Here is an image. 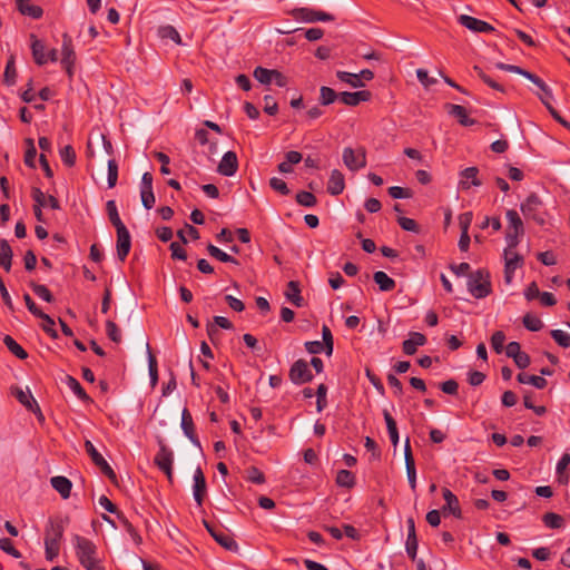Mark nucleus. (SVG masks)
Instances as JSON below:
<instances>
[{"label": "nucleus", "mask_w": 570, "mask_h": 570, "mask_svg": "<svg viewBox=\"0 0 570 570\" xmlns=\"http://www.w3.org/2000/svg\"><path fill=\"white\" fill-rule=\"evenodd\" d=\"M71 542L79 563L86 570H106L99 557L98 548L91 540L79 534H73Z\"/></svg>", "instance_id": "nucleus-1"}, {"label": "nucleus", "mask_w": 570, "mask_h": 570, "mask_svg": "<svg viewBox=\"0 0 570 570\" xmlns=\"http://www.w3.org/2000/svg\"><path fill=\"white\" fill-rule=\"evenodd\" d=\"M65 532L61 519H50L45 530V553L48 561H53L60 552V542Z\"/></svg>", "instance_id": "nucleus-2"}, {"label": "nucleus", "mask_w": 570, "mask_h": 570, "mask_svg": "<svg viewBox=\"0 0 570 570\" xmlns=\"http://www.w3.org/2000/svg\"><path fill=\"white\" fill-rule=\"evenodd\" d=\"M466 285L468 291L475 298H484L491 293L490 275L484 269L471 273Z\"/></svg>", "instance_id": "nucleus-3"}, {"label": "nucleus", "mask_w": 570, "mask_h": 570, "mask_svg": "<svg viewBox=\"0 0 570 570\" xmlns=\"http://www.w3.org/2000/svg\"><path fill=\"white\" fill-rule=\"evenodd\" d=\"M508 220L505 239L510 248L519 244V237L524 234L523 223L514 209H509L505 214Z\"/></svg>", "instance_id": "nucleus-4"}, {"label": "nucleus", "mask_w": 570, "mask_h": 570, "mask_svg": "<svg viewBox=\"0 0 570 570\" xmlns=\"http://www.w3.org/2000/svg\"><path fill=\"white\" fill-rule=\"evenodd\" d=\"M158 445L159 450L154 459V462L157 465V468L166 474L168 481L173 482L174 452L170 448L166 445L164 440H158Z\"/></svg>", "instance_id": "nucleus-5"}, {"label": "nucleus", "mask_w": 570, "mask_h": 570, "mask_svg": "<svg viewBox=\"0 0 570 570\" xmlns=\"http://www.w3.org/2000/svg\"><path fill=\"white\" fill-rule=\"evenodd\" d=\"M525 218L533 219L539 225L546 223L542 202L535 194H530L520 206Z\"/></svg>", "instance_id": "nucleus-6"}, {"label": "nucleus", "mask_w": 570, "mask_h": 570, "mask_svg": "<svg viewBox=\"0 0 570 570\" xmlns=\"http://www.w3.org/2000/svg\"><path fill=\"white\" fill-rule=\"evenodd\" d=\"M343 163L352 171H356L366 166V154L364 148L353 149L346 147L343 150Z\"/></svg>", "instance_id": "nucleus-7"}, {"label": "nucleus", "mask_w": 570, "mask_h": 570, "mask_svg": "<svg viewBox=\"0 0 570 570\" xmlns=\"http://www.w3.org/2000/svg\"><path fill=\"white\" fill-rule=\"evenodd\" d=\"M76 62V52L72 43V39L68 33L62 35L61 45V65L68 73L69 78L73 76V66Z\"/></svg>", "instance_id": "nucleus-8"}, {"label": "nucleus", "mask_w": 570, "mask_h": 570, "mask_svg": "<svg viewBox=\"0 0 570 570\" xmlns=\"http://www.w3.org/2000/svg\"><path fill=\"white\" fill-rule=\"evenodd\" d=\"M204 525L214 540L225 548L228 551H236L238 546L237 542L233 539V537L227 533L225 530L217 528L216 525L204 520Z\"/></svg>", "instance_id": "nucleus-9"}, {"label": "nucleus", "mask_w": 570, "mask_h": 570, "mask_svg": "<svg viewBox=\"0 0 570 570\" xmlns=\"http://www.w3.org/2000/svg\"><path fill=\"white\" fill-rule=\"evenodd\" d=\"M288 375L291 381L296 385H301L313 380V374L307 362L304 360L295 361L289 368Z\"/></svg>", "instance_id": "nucleus-10"}, {"label": "nucleus", "mask_w": 570, "mask_h": 570, "mask_svg": "<svg viewBox=\"0 0 570 570\" xmlns=\"http://www.w3.org/2000/svg\"><path fill=\"white\" fill-rule=\"evenodd\" d=\"M294 17L296 20L303 22H317V21H332L334 17L322 10H315L311 8H298L294 10Z\"/></svg>", "instance_id": "nucleus-11"}, {"label": "nucleus", "mask_w": 570, "mask_h": 570, "mask_svg": "<svg viewBox=\"0 0 570 570\" xmlns=\"http://www.w3.org/2000/svg\"><path fill=\"white\" fill-rule=\"evenodd\" d=\"M117 243L116 250L117 257L120 262H125L131 248V237L126 226L116 228Z\"/></svg>", "instance_id": "nucleus-12"}, {"label": "nucleus", "mask_w": 570, "mask_h": 570, "mask_svg": "<svg viewBox=\"0 0 570 570\" xmlns=\"http://www.w3.org/2000/svg\"><path fill=\"white\" fill-rule=\"evenodd\" d=\"M458 21L460 24L473 32L489 33L494 31V28L490 23L468 14H461Z\"/></svg>", "instance_id": "nucleus-13"}, {"label": "nucleus", "mask_w": 570, "mask_h": 570, "mask_svg": "<svg viewBox=\"0 0 570 570\" xmlns=\"http://www.w3.org/2000/svg\"><path fill=\"white\" fill-rule=\"evenodd\" d=\"M504 278L507 283H510L515 269L523 263V258L519 254L512 252V248L510 247L504 250Z\"/></svg>", "instance_id": "nucleus-14"}, {"label": "nucleus", "mask_w": 570, "mask_h": 570, "mask_svg": "<svg viewBox=\"0 0 570 570\" xmlns=\"http://www.w3.org/2000/svg\"><path fill=\"white\" fill-rule=\"evenodd\" d=\"M238 169L237 156L234 151H227L223 155L218 164L217 171L226 177L234 176Z\"/></svg>", "instance_id": "nucleus-15"}, {"label": "nucleus", "mask_w": 570, "mask_h": 570, "mask_svg": "<svg viewBox=\"0 0 570 570\" xmlns=\"http://www.w3.org/2000/svg\"><path fill=\"white\" fill-rule=\"evenodd\" d=\"M479 169L476 167H468L460 173L459 188L468 190L472 186L479 187L482 181L478 177Z\"/></svg>", "instance_id": "nucleus-16"}, {"label": "nucleus", "mask_w": 570, "mask_h": 570, "mask_svg": "<svg viewBox=\"0 0 570 570\" xmlns=\"http://www.w3.org/2000/svg\"><path fill=\"white\" fill-rule=\"evenodd\" d=\"M442 495L445 501V505L443 507L442 511L449 512L452 515H454L458 519L462 518V511L460 508L459 499L458 497L448 488H444L442 490Z\"/></svg>", "instance_id": "nucleus-17"}, {"label": "nucleus", "mask_w": 570, "mask_h": 570, "mask_svg": "<svg viewBox=\"0 0 570 570\" xmlns=\"http://www.w3.org/2000/svg\"><path fill=\"white\" fill-rule=\"evenodd\" d=\"M404 459L409 484L411 489L414 491L416 489V469L409 439H406L405 442Z\"/></svg>", "instance_id": "nucleus-18"}, {"label": "nucleus", "mask_w": 570, "mask_h": 570, "mask_svg": "<svg viewBox=\"0 0 570 570\" xmlns=\"http://www.w3.org/2000/svg\"><path fill=\"white\" fill-rule=\"evenodd\" d=\"M193 495L197 504L200 507L206 493V480L203 470L198 466L194 472Z\"/></svg>", "instance_id": "nucleus-19"}, {"label": "nucleus", "mask_w": 570, "mask_h": 570, "mask_svg": "<svg viewBox=\"0 0 570 570\" xmlns=\"http://www.w3.org/2000/svg\"><path fill=\"white\" fill-rule=\"evenodd\" d=\"M426 343V337L419 332H410L409 338L402 344V350L406 355H413L416 353L419 346H423Z\"/></svg>", "instance_id": "nucleus-20"}, {"label": "nucleus", "mask_w": 570, "mask_h": 570, "mask_svg": "<svg viewBox=\"0 0 570 570\" xmlns=\"http://www.w3.org/2000/svg\"><path fill=\"white\" fill-rule=\"evenodd\" d=\"M407 524V538L405 543L406 553L414 561L417 553V538L415 533V523L413 518H409Z\"/></svg>", "instance_id": "nucleus-21"}, {"label": "nucleus", "mask_w": 570, "mask_h": 570, "mask_svg": "<svg viewBox=\"0 0 570 570\" xmlns=\"http://www.w3.org/2000/svg\"><path fill=\"white\" fill-rule=\"evenodd\" d=\"M338 99L346 106H357L360 102L368 101L371 92L368 90H361L355 92L344 91L338 95Z\"/></svg>", "instance_id": "nucleus-22"}, {"label": "nucleus", "mask_w": 570, "mask_h": 570, "mask_svg": "<svg viewBox=\"0 0 570 570\" xmlns=\"http://www.w3.org/2000/svg\"><path fill=\"white\" fill-rule=\"evenodd\" d=\"M508 71L509 72H513V73H518V75L527 78L528 80L533 82L541 91H544L547 95H550L549 87L537 75H534V73H532V72H530V71H528L525 69H522L519 66H514V65H510L509 68H508Z\"/></svg>", "instance_id": "nucleus-23"}, {"label": "nucleus", "mask_w": 570, "mask_h": 570, "mask_svg": "<svg viewBox=\"0 0 570 570\" xmlns=\"http://www.w3.org/2000/svg\"><path fill=\"white\" fill-rule=\"evenodd\" d=\"M344 188V175L338 169H333L327 181V191L333 196H337L343 193Z\"/></svg>", "instance_id": "nucleus-24"}, {"label": "nucleus", "mask_w": 570, "mask_h": 570, "mask_svg": "<svg viewBox=\"0 0 570 570\" xmlns=\"http://www.w3.org/2000/svg\"><path fill=\"white\" fill-rule=\"evenodd\" d=\"M32 199L35 204L40 205L41 207H50L51 209H59V202L52 195H46L40 188H32Z\"/></svg>", "instance_id": "nucleus-25"}, {"label": "nucleus", "mask_w": 570, "mask_h": 570, "mask_svg": "<svg viewBox=\"0 0 570 570\" xmlns=\"http://www.w3.org/2000/svg\"><path fill=\"white\" fill-rule=\"evenodd\" d=\"M18 11L26 17L40 19L43 14L41 7L30 3V0H16Z\"/></svg>", "instance_id": "nucleus-26"}, {"label": "nucleus", "mask_w": 570, "mask_h": 570, "mask_svg": "<svg viewBox=\"0 0 570 570\" xmlns=\"http://www.w3.org/2000/svg\"><path fill=\"white\" fill-rule=\"evenodd\" d=\"M31 39V51L35 62L39 66H43L48 62L47 51L43 42L39 40L35 35L30 36Z\"/></svg>", "instance_id": "nucleus-27"}, {"label": "nucleus", "mask_w": 570, "mask_h": 570, "mask_svg": "<svg viewBox=\"0 0 570 570\" xmlns=\"http://www.w3.org/2000/svg\"><path fill=\"white\" fill-rule=\"evenodd\" d=\"M181 429L184 434L194 443L199 445V441L195 434V426L190 412L185 407L181 412Z\"/></svg>", "instance_id": "nucleus-28"}, {"label": "nucleus", "mask_w": 570, "mask_h": 570, "mask_svg": "<svg viewBox=\"0 0 570 570\" xmlns=\"http://www.w3.org/2000/svg\"><path fill=\"white\" fill-rule=\"evenodd\" d=\"M50 483L52 488L63 498L68 499L71 493L72 483L71 481L66 476H53L50 480Z\"/></svg>", "instance_id": "nucleus-29"}, {"label": "nucleus", "mask_w": 570, "mask_h": 570, "mask_svg": "<svg viewBox=\"0 0 570 570\" xmlns=\"http://www.w3.org/2000/svg\"><path fill=\"white\" fill-rule=\"evenodd\" d=\"M448 111L450 115L458 118V121L462 126L466 127V126H472L475 124L474 119L469 118L466 109L463 106L450 104V105H448Z\"/></svg>", "instance_id": "nucleus-30"}, {"label": "nucleus", "mask_w": 570, "mask_h": 570, "mask_svg": "<svg viewBox=\"0 0 570 570\" xmlns=\"http://www.w3.org/2000/svg\"><path fill=\"white\" fill-rule=\"evenodd\" d=\"M286 298L294 304L297 307L303 306L304 299L301 295L299 285L295 281H291L287 284L286 291H285Z\"/></svg>", "instance_id": "nucleus-31"}, {"label": "nucleus", "mask_w": 570, "mask_h": 570, "mask_svg": "<svg viewBox=\"0 0 570 570\" xmlns=\"http://www.w3.org/2000/svg\"><path fill=\"white\" fill-rule=\"evenodd\" d=\"M157 35L161 40H171L178 46L183 45L179 32L170 24L160 26L157 30Z\"/></svg>", "instance_id": "nucleus-32"}, {"label": "nucleus", "mask_w": 570, "mask_h": 570, "mask_svg": "<svg viewBox=\"0 0 570 570\" xmlns=\"http://www.w3.org/2000/svg\"><path fill=\"white\" fill-rule=\"evenodd\" d=\"M373 279L379 285V288L383 292H390L395 288V281L391 278L385 272H375Z\"/></svg>", "instance_id": "nucleus-33"}, {"label": "nucleus", "mask_w": 570, "mask_h": 570, "mask_svg": "<svg viewBox=\"0 0 570 570\" xmlns=\"http://www.w3.org/2000/svg\"><path fill=\"white\" fill-rule=\"evenodd\" d=\"M16 396H17L18 401L23 406H26L28 410H30L35 413H39L41 415L40 407L29 391L24 392L22 390H19L17 392Z\"/></svg>", "instance_id": "nucleus-34"}, {"label": "nucleus", "mask_w": 570, "mask_h": 570, "mask_svg": "<svg viewBox=\"0 0 570 570\" xmlns=\"http://www.w3.org/2000/svg\"><path fill=\"white\" fill-rule=\"evenodd\" d=\"M517 380L521 384H531L534 387L540 389V390L544 389L548 384V382L544 377L537 376V375H530L527 373L518 374Z\"/></svg>", "instance_id": "nucleus-35"}, {"label": "nucleus", "mask_w": 570, "mask_h": 570, "mask_svg": "<svg viewBox=\"0 0 570 570\" xmlns=\"http://www.w3.org/2000/svg\"><path fill=\"white\" fill-rule=\"evenodd\" d=\"M213 321L214 323H208L206 326L209 336H213L214 334L217 333V326L224 330L233 328L232 322L224 316H214Z\"/></svg>", "instance_id": "nucleus-36"}, {"label": "nucleus", "mask_w": 570, "mask_h": 570, "mask_svg": "<svg viewBox=\"0 0 570 570\" xmlns=\"http://www.w3.org/2000/svg\"><path fill=\"white\" fill-rule=\"evenodd\" d=\"M12 250L7 240L0 243V266L6 271L11 268Z\"/></svg>", "instance_id": "nucleus-37"}, {"label": "nucleus", "mask_w": 570, "mask_h": 570, "mask_svg": "<svg viewBox=\"0 0 570 570\" xmlns=\"http://www.w3.org/2000/svg\"><path fill=\"white\" fill-rule=\"evenodd\" d=\"M17 78V69L14 56L11 55L7 61L4 73H3V82L8 86H12L16 82Z\"/></svg>", "instance_id": "nucleus-38"}, {"label": "nucleus", "mask_w": 570, "mask_h": 570, "mask_svg": "<svg viewBox=\"0 0 570 570\" xmlns=\"http://www.w3.org/2000/svg\"><path fill=\"white\" fill-rule=\"evenodd\" d=\"M542 522L549 529H561L564 525L563 518L554 512L543 514Z\"/></svg>", "instance_id": "nucleus-39"}, {"label": "nucleus", "mask_w": 570, "mask_h": 570, "mask_svg": "<svg viewBox=\"0 0 570 570\" xmlns=\"http://www.w3.org/2000/svg\"><path fill=\"white\" fill-rule=\"evenodd\" d=\"M107 214L109 217L110 223L114 225L115 228L124 227L125 224L120 219L117 205L115 200H108L106 204Z\"/></svg>", "instance_id": "nucleus-40"}, {"label": "nucleus", "mask_w": 570, "mask_h": 570, "mask_svg": "<svg viewBox=\"0 0 570 570\" xmlns=\"http://www.w3.org/2000/svg\"><path fill=\"white\" fill-rule=\"evenodd\" d=\"M207 250L212 257L223 263H233L235 265H238L237 259H235L233 256L228 255L227 253H225L224 250H222L220 248L216 247L213 244H208Z\"/></svg>", "instance_id": "nucleus-41"}, {"label": "nucleus", "mask_w": 570, "mask_h": 570, "mask_svg": "<svg viewBox=\"0 0 570 570\" xmlns=\"http://www.w3.org/2000/svg\"><path fill=\"white\" fill-rule=\"evenodd\" d=\"M3 343L7 348L18 358L24 360L28 357L27 352L10 335H6L3 337Z\"/></svg>", "instance_id": "nucleus-42"}, {"label": "nucleus", "mask_w": 570, "mask_h": 570, "mask_svg": "<svg viewBox=\"0 0 570 570\" xmlns=\"http://www.w3.org/2000/svg\"><path fill=\"white\" fill-rule=\"evenodd\" d=\"M336 483L342 488L352 489L355 485V476L348 470H340L336 474Z\"/></svg>", "instance_id": "nucleus-43"}, {"label": "nucleus", "mask_w": 570, "mask_h": 570, "mask_svg": "<svg viewBox=\"0 0 570 570\" xmlns=\"http://www.w3.org/2000/svg\"><path fill=\"white\" fill-rule=\"evenodd\" d=\"M336 77L341 81L350 85L353 88H360V87L364 86L363 81H361L360 76L357 73H352V72H347V71H337Z\"/></svg>", "instance_id": "nucleus-44"}, {"label": "nucleus", "mask_w": 570, "mask_h": 570, "mask_svg": "<svg viewBox=\"0 0 570 570\" xmlns=\"http://www.w3.org/2000/svg\"><path fill=\"white\" fill-rule=\"evenodd\" d=\"M67 386L82 401H89V396L86 391L82 389L80 383L72 376L68 375L66 377Z\"/></svg>", "instance_id": "nucleus-45"}, {"label": "nucleus", "mask_w": 570, "mask_h": 570, "mask_svg": "<svg viewBox=\"0 0 570 570\" xmlns=\"http://www.w3.org/2000/svg\"><path fill=\"white\" fill-rule=\"evenodd\" d=\"M522 322L524 327L531 332H538L543 327V322L538 316L530 313L523 316Z\"/></svg>", "instance_id": "nucleus-46"}, {"label": "nucleus", "mask_w": 570, "mask_h": 570, "mask_svg": "<svg viewBox=\"0 0 570 570\" xmlns=\"http://www.w3.org/2000/svg\"><path fill=\"white\" fill-rule=\"evenodd\" d=\"M274 69H266L263 67H256L254 69V78L262 85H271Z\"/></svg>", "instance_id": "nucleus-47"}, {"label": "nucleus", "mask_w": 570, "mask_h": 570, "mask_svg": "<svg viewBox=\"0 0 570 570\" xmlns=\"http://www.w3.org/2000/svg\"><path fill=\"white\" fill-rule=\"evenodd\" d=\"M147 351H148V371H149V376H150V383L153 386H155L158 382L157 361H156V357L151 354L148 344H147Z\"/></svg>", "instance_id": "nucleus-48"}, {"label": "nucleus", "mask_w": 570, "mask_h": 570, "mask_svg": "<svg viewBox=\"0 0 570 570\" xmlns=\"http://www.w3.org/2000/svg\"><path fill=\"white\" fill-rule=\"evenodd\" d=\"M296 202L304 207H314L317 203L316 197L309 191H299L296 194Z\"/></svg>", "instance_id": "nucleus-49"}, {"label": "nucleus", "mask_w": 570, "mask_h": 570, "mask_svg": "<svg viewBox=\"0 0 570 570\" xmlns=\"http://www.w3.org/2000/svg\"><path fill=\"white\" fill-rule=\"evenodd\" d=\"M550 334L558 345L563 348L570 347V334L562 330H552Z\"/></svg>", "instance_id": "nucleus-50"}, {"label": "nucleus", "mask_w": 570, "mask_h": 570, "mask_svg": "<svg viewBox=\"0 0 570 570\" xmlns=\"http://www.w3.org/2000/svg\"><path fill=\"white\" fill-rule=\"evenodd\" d=\"M320 94V101L324 106L333 104L338 98V95L332 88L325 86L321 87Z\"/></svg>", "instance_id": "nucleus-51"}, {"label": "nucleus", "mask_w": 570, "mask_h": 570, "mask_svg": "<svg viewBox=\"0 0 570 570\" xmlns=\"http://www.w3.org/2000/svg\"><path fill=\"white\" fill-rule=\"evenodd\" d=\"M60 158L62 163L68 166L72 167L76 163V153L73 148L70 145L65 146L60 149Z\"/></svg>", "instance_id": "nucleus-52"}, {"label": "nucleus", "mask_w": 570, "mask_h": 570, "mask_svg": "<svg viewBox=\"0 0 570 570\" xmlns=\"http://www.w3.org/2000/svg\"><path fill=\"white\" fill-rule=\"evenodd\" d=\"M473 70L476 72L478 77L482 79V81L489 87L501 92L504 91L503 87L494 81L490 76H488L480 67L474 66Z\"/></svg>", "instance_id": "nucleus-53"}, {"label": "nucleus", "mask_w": 570, "mask_h": 570, "mask_svg": "<svg viewBox=\"0 0 570 570\" xmlns=\"http://www.w3.org/2000/svg\"><path fill=\"white\" fill-rule=\"evenodd\" d=\"M322 343L325 346V353L326 355H332L333 353V335L328 326L323 325L322 327Z\"/></svg>", "instance_id": "nucleus-54"}, {"label": "nucleus", "mask_w": 570, "mask_h": 570, "mask_svg": "<svg viewBox=\"0 0 570 570\" xmlns=\"http://www.w3.org/2000/svg\"><path fill=\"white\" fill-rule=\"evenodd\" d=\"M117 179H118L117 161L115 159H109L108 160V177H107L108 187L109 188L115 187L117 184Z\"/></svg>", "instance_id": "nucleus-55"}, {"label": "nucleus", "mask_w": 570, "mask_h": 570, "mask_svg": "<svg viewBox=\"0 0 570 570\" xmlns=\"http://www.w3.org/2000/svg\"><path fill=\"white\" fill-rule=\"evenodd\" d=\"M43 321L42 330L50 335L52 338L58 337V333L55 330V321L51 318L48 314L43 313L41 316H39Z\"/></svg>", "instance_id": "nucleus-56"}, {"label": "nucleus", "mask_w": 570, "mask_h": 570, "mask_svg": "<svg viewBox=\"0 0 570 570\" xmlns=\"http://www.w3.org/2000/svg\"><path fill=\"white\" fill-rule=\"evenodd\" d=\"M106 333L112 342L119 343L121 341V332L115 322H106Z\"/></svg>", "instance_id": "nucleus-57"}, {"label": "nucleus", "mask_w": 570, "mask_h": 570, "mask_svg": "<svg viewBox=\"0 0 570 570\" xmlns=\"http://www.w3.org/2000/svg\"><path fill=\"white\" fill-rule=\"evenodd\" d=\"M326 394H327L326 385L320 384L316 390V396H317L316 407H317L318 412H322L325 409V406L327 405Z\"/></svg>", "instance_id": "nucleus-58"}, {"label": "nucleus", "mask_w": 570, "mask_h": 570, "mask_svg": "<svg viewBox=\"0 0 570 570\" xmlns=\"http://www.w3.org/2000/svg\"><path fill=\"white\" fill-rule=\"evenodd\" d=\"M505 342V335L501 331H497L493 333L491 337V346L495 351V353L500 354L503 351V345Z\"/></svg>", "instance_id": "nucleus-59"}, {"label": "nucleus", "mask_w": 570, "mask_h": 570, "mask_svg": "<svg viewBox=\"0 0 570 570\" xmlns=\"http://www.w3.org/2000/svg\"><path fill=\"white\" fill-rule=\"evenodd\" d=\"M33 293L40 297L41 299L51 303L53 301V296L50 293V291L47 288V286L41 284H32L31 285Z\"/></svg>", "instance_id": "nucleus-60"}, {"label": "nucleus", "mask_w": 570, "mask_h": 570, "mask_svg": "<svg viewBox=\"0 0 570 570\" xmlns=\"http://www.w3.org/2000/svg\"><path fill=\"white\" fill-rule=\"evenodd\" d=\"M0 549L16 559L21 558V553L13 547L11 540L8 538L0 539Z\"/></svg>", "instance_id": "nucleus-61"}, {"label": "nucleus", "mask_w": 570, "mask_h": 570, "mask_svg": "<svg viewBox=\"0 0 570 570\" xmlns=\"http://www.w3.org/2000/svg\"><path fill=\"white\" fill-rule=\"evenodd\" d=\"M269 186L272 189H274L275 191H277L282 195H288L291 191L287 184L283 179L277 178V177H272L269 179Z\"/></svg>", "instance_id": "nucleus-62"}, {"label": "nucleus", "mask_w": 570, "mask_h": 570, "mask_svg": "<svg viewBox=\"0 0 570 570\" xmlns=\"http://www.w3.org/2000/svg\"><path fill=\"white\" fill-rule=\"evenodd\" d=\"M389 195L394 199L411 198L412 191L409 188L392 186L389 188Z\"/></svg>", "instance_id": "nucleus-63"}, {"label": "nucleus", "mask_w": 570, "mask_h": 570, "mask_svg": "<svg viewBox=\"0 0 570 570\" xmlns=\"http://www.w3.org/2000/svg\"><path fill=\"white\" fill-rule=\"evenodd\" d=\"M247 479H248V481L256 483V484H262L265 482L264 473L255 466H250L247 470Z\"/></svg>", "instance_id": "nucleus-64"}]
</instances>
